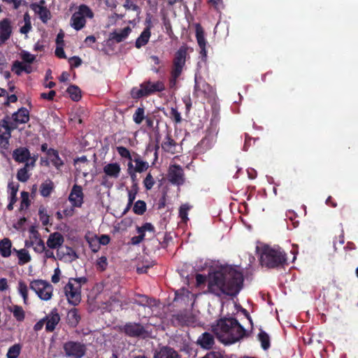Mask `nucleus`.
Returning <instances> with one entry per match:
<instances>
[{
  "instance_id": "7c9ffc66",
  "label": "nucleus",
  "mask_w": 358,
  "mask_h": 358,
  "mask_svg": "<svg viewBox=\"0 0 358 358\" xmlns=\"http://www.w3.org/2000/svg\"><path fill=\"white\" fill-rule=\"evenodd\" d=\"M12 243L8 238H5L0 242V254L3 257H8L11 254Z\"/></svg>"
},
{
  "instance_id": "4be33fe9",
  "label": "nucleus",
  "mask_w": 358,
  "mask_h": 358,
  "mask_svg": "<svg viewBox=\"0 0 358 358\" xmlns=\"http://www.w3.org/2000/svg\"><path fill=\"white\" fill-rule=\"evenodd\" d=\"M153 358H181V357L173 348L164 346L155 352Z\"/></svg>"
},
{
  "instance_id": "72a5a7b5",
  "label": "nucleus",
  "mask_w": 358,
  "mask_h": 358,
  "mask_svg": "<svg viewBox=\"0 0 358 358\" xmlns=\"http://www.w3.org/2000/svg\"><path fill=\"white\" fill-rule=\"evenodd\" d=\"M134 162H135V167L134 168V172L142 173L149 168L148 162L143 161L141 157L137 154L134 159Z\"/></svg>"
},
{
  "instance_id": "8fccbe9b",
  "label": "nucleus",
  "mask_w": 358,
  "mask_h": 358,
  "mask_svg": "<svg viewBox=\"0 0 358 358\" xmlns=\"http://www.w3.org/2000/svg\"><path fill=\"white\" fill-rule=\"evenodd\" d=\"M138 188L137 183H134L131 187V189H128V203H129V206L134 204V201L136 194L138 193Z\"/></svg>"
},
{
  "instance_id": "680f3d73",
  "label": "nucleus",
  "mask_w": 358,
  "mask_h": 358,
  "mask_svg": "<svg viewBox=\"0 0 358 358\" xmlns=\"http://www.w3.org/2000/svg\"><path fill=\"white\" fill-rule=\"evenodd\" d=\"M71 68H77L82 64V59L78 56H73L69 59Z\"/></svg>"
},
{
  "instance_id": "052dcab7",
  "label": "nucleus",
  "mask_w": 358,
  "mask_h": 358,
  "mask_svg": "<svg viewBox=\"0 0 358 358\" xmlns=\"http://www.w3.org/2000/svg\"><path fill=\"white\" fill-rule=\"evenodd\" d=\"M24 65L19 61H15L12 66V71L17 76H20L23 72Z\"/></svg>"
},
{
  "instance_id": "f8f14e48",
  "label": "nucleus",
  "mask_w": 358,
  "mask_h": 358,
  "mask_svg": "<svg viewBox=\"0 0 358 358\" xmlns=\"http://www.w3.org/2000/svg\"><path fill=\"white\" fill-rule=\"evenodd\" d=\"M84 194L80 185L75 184L69 196V200L73 207L80 208L83 203Z\"/></svg>"
},
{
  "instance_id": "f704fd0d",
  "label": "nucleus",
  "mask_w": 358,
  "mask_h": 358,
  "mask_svg": "<svg viewBox=\"0 0 358 358\" xmlns=\"http://www.w3.org/2000/svg\"><path fill=\"white\" fill-rule=\"evenodd\" d=\"M85 239L92 252H97L100 249L97 235L85 236Z\"/></svg>"
},
{
  "instance_id": "f257e3e1",
  "label": "nucleus",
  "mask_w": 358,
  "mask_h": 358,
  "mask_svg": "<svg viewBox=\"0 0 358 358\" xmlns=\"http://www.w3.org/2000/svg\"><path fill=\"white\" fill-rule=\"evenodd\" d=\"M243 275L232 266H226L209 275L208 292L217 296H236L243 288Z\"/></svg>"
},
{
  "instance_id": "69168bd1",
  "label": "nucleus",
  "mask_w": 358,
  "mask_h": 358,
  "mask_svg": "<svg viewBox=\"0 0 358 358\" xmlns=\"http://www.w3.org/2000/svg\"><path fill=\"white\" fill-rule=\"evenodd\" d=\"M69 280H72V283H74L76 286L79 285L80 289H81L82 285L87 283V279L86 277H80L76 278H70Z\"/></svg>"
},
{
  "instance_id": "1a4fd4ad",
  "label": "nucleus",
  "mask_w": 358,
  "mask_h": 358,
  "mask_svg": "<svg viewBox=\"0 0 358 358\" xmlns=\"http://www.w3.org/2000/svg\"><path fill=\"white\" fill-rule=\"evenodd\" d=\"M64 292L69 303L73 306L79 304L81 301V289L79 285L76 286L72 280H69L64 287Z\"/></svg>"
},
{
  "instance_id": "a18cd8bd",
  "label": "nucleus",
  "mask_w": 358,
  "mask_h": 358,
  "mask_svg": "<svg viewBox=\"0 0 358 358\" xmlns=\"http://www.w3.org/2000/svg\"><path fill=\"white\" fill-rule=\"evenodd\" d=\"M145 118V108L143 107H138L133 115L134 122L137 124H140Z\"/></svg>"
},
{
  "instance_id": "7ed1b4c3",
  "label": "nucleus",
  "mask_w": 358,
  "mask_h": 358,
  "mask_svg": "<svg viewBox=\"0 0 358 358\" xmlns=\"http://www.w3.org/2000/svg\"><path fill=\"white\" fill-rule=\"evenodd\" d=\"M259 263L268 268L284 267L287 264V254L278 246L264 245L259 249Z\"/></svg>"
},
{
  "instance_id": "2f4dec72",
  "label": "nucleus",
  "mask_w": 358,
  "mask_h": 358,
  "mask_svg": "<svg viewBox=\"0 0 358 358\" xmlns=\"http://www.w3.org/2000/svg\"><path fill=\"white\" fill-rule=\"evenodd\" d=\"M186 55L187 48L185 46L180 47L176 52L173 64L185 66Z\"/></svg>"
},
{
  "instance_id": "423d86ee",
  "label": "nucleus",
  "mask_w": 358,
  "mask_h": 358,
  "mask_svg": "<svg viewBox=\"0 0 358 358\" xmlns=\"http://www.w3.org/2000/svg\"><path fill=\"white\" fill-rule=\"evenodd\" d=\"M30 289L34 291L41 299L44 301L50 299L52 296L53 287L45 280H32L30 282Z\"/></svg>"
},
{
  "instance_id": "f3484780",
  "label": "nucleus",
  "mask_w": 358,
  "mask_h": 358,
  "mask_svg": "<svg viewBox=\"0 0 358 358\" xmlns=\"http://www.w3.org/2000/svg\"><path fill=\"white\" fill-rule=\"evenodd\" d=\"M196 344L205 350H210L215 345L214 336L209 332H203L197 338Z\"/></svg>"
},
{
  "instance_id": "dca6fc26",
  "label": "nucleus",
  "mask_w": 358,
  "mask_h": 358,
  "mask_svg": "<svg viewBox=\"0 0 358 358\" xmlns=\"http://www.w3.org/2000/svg\"><path fill=\"white\" fill-rule=\"evenodd\" d=\"M30 8L39 16L43 23H47L51 19V13L46 6L32 3L30 4Z\"/></svg>"
},
{
  "instance_id": "c85d7f7f",
  "label": "nucleus",
  "mask_w": 358,
  "mask_h": 358,
  "mask_svg": "<svg viewBox=\"0 0 358 358\" xmlns=\"http://www.w3.org/2000/svg\"><path fill=\"white\" fill-rule=\"evenodd\" d=\"M54 189V182L51 180H47L41 183L40 186V194L43 197H48Z\"/></svg>"
},
{
  "instance_id": "c03bdc74",
  "label": "nucleus",
  "mask_w": 358,
  "mask_h": 358,
  "mask_svg": "<svg viewBox=\"0 0 358 358\" xmlns=\"http://www.w3.org/2000/svg\"><path fill=\"white\" fill-rule=\"evenodd\" d=\"M80 16H83L84 18L88 17V18H92L94 17V13L92 10L90 9V8L85 5L82 4L78 7V10L76 12Z\"/></svg>"
},
{
  "instance_id": "a878e982",
  "label": "nucleus",
  "mask_w": 358,
  "mask_h": 358,
  "mask_svg": "<svg viewBox=\"0 0 358 358\" xmlns=\"http://www.w3.org/2000/svg\"><path fill=\"white\" fill-rule=\"evenodd\" d=\"M81 317L78 310L76 308L69 310L66 315V323L71 327L75 328L80 321Z\"/></svg>"
},
{
  "instance_id": "6ab92c4d",
  "label": "nucleus",
  "mask_w": 358,
  "mask_h": 358,
  "mask_svg": "<svg viewBox=\"0 0 358 358\" xmlns=\"http://www.w3.org/2000/svg\"><path fill=\"white\" fill-rule=\"evenodd\" d=\"M13 159L18 163L26 164L31 158V153L26 147H19L13 151Z\"/></svg>"
},
{
  "instance_id": "0eeeda50",
  "label": "nucleus",
  "mask_w": 358,
  "mask_h": 358,
  "mask_svg": "<svg viewBox=\"0 0 358 358\" xmlns=\"http://www.w3.org/2000/svg\"><path fill=\"white\" fill-rule=\"evenodd\" d=\"M66 357L69 358H82L86 353V346L78 341H67L63 345Z\"/></svg>"
},
{
  "instance_id": "2eb2a0df",
  "label": "nucleus",
  "mask_w": 358,
  "mask_h": 358,
  "mask_svg": "<svg viewBox=\"0 0 358 358\" xmlns=\"http://www.w3.org/2000/svg\"><path fill=\"white\" fill-rule=\"evenodd\" d=\"M43 319L45 320V330L48 332H52L55 329L56 326L59 322L60 316L57 313V310L54 308Z\"/></svg>"
},
{
  "instance_id": "ddd939ff",
  "label": "nucleus",
  "mask_w": 358,
  "mask_h": 358,
  "mask_svg": "<svg viewBox=\"0 0 358 358\" xmlns=\"http://www.w3.org/2000/svg\"><path fill=\"white\" fill-rule=\"evenodd\" d=\"M25 247H32L34 252L39 254L43 253L45 249L44 241L41 238L40 234L38 231L33 234L30 240L25 241Z\"/></svg>"
},
{
  "instance_id": "5701e85b",
  "label": "nucleus",
  "mask_w": 358,
  "mask_h": 358,
  "mask_svg": "<svg viewBox=\"0 0 358 358\" xmlns=\"http://www.w3.org/2000/svg\"><path fill=\"white\" fill-rule=\"evenodd\" d=\"M15 122L21 124H26L29 121V111L25 107H21L17 111L13 113L10 116Z\"/></svg>"
},
{
  "instance_id": "412c9836",
  "label": "nucleus",
  "mask_w": 358,
  "mask_h": 358,
  "mask_svg": "<svg viewBox=\"0 0 358 358\" xmlns=\"http://www.w3.org/2000/svg\"><path fill=\"white\" fill-rule=\"evenodd\" d=\"M19 124H20L12 120L8 115H5L3 119L0 120V129H4V131L10 135L14 130L18 128Z\"/></svg>"
},
{
  "instance_id": "39448f33",
  "label": "nucleus",
  "mask_w": 358,
  "mask_h": 358,
  "mask_svg": "<svg viewBox=\"0 0 358 358\" xmlns=\"http://www.w3.org/2000/svg\"><path fill=\"white\" fill-rule=\"evenodd\" d=\"M120 331L131 338H147L150 336V332L147 329V327L138 322H127L120 327Z\"/></svg>"
},
{
  "instance_id": "9d476101",
  "label": "nucleus",
  "mask_w": 358,
  "mask_h": 358,
  "mask_svg": "<svg viewBox=\"0 0 358 358\" xmlns=\"http://www.w3.org/2000/svg\"><path fill=\"white\" fill-rule=\"evenodd\" d=\"M168 179L173 185H182L185 182V178L182 166L178 164L171 165L168 171Z\"/></svg>"
},
{
  "instance_id": "49530a36",
  "label": "nucleus",
  "mask_w": 358,
  "mask_h": 358,
  "mask_svg": "<svg viewBox=\"0 0 358 358\" xmlns=\"http://www.w3.org/2000/svg\"><path fill=\"white\" fill-rule=\"evenodd\" d=\"M18 292L23 298L24 303L27 304L28 301V287L22 280L18 282Z\"/></svg>"
},
{
  "instance_id": "cd10ccee",
  "label": "nucleus",
  "mask_w": 358,
  "mask_h": 358,
  "mask_svg": "<svg viewBox=\"0 0 358 358\" xmlns=\"http://www.w3.org/2000/svg\"><path fill=\"white\" fill-rule=\"evenodd\" d=\"M48 156L50 159V162L52 164V165L57 169L59 170L61 167L64 166V163L59 157V152L57 150H55L53 148H49V150L48 151Z\"/></svg>"
},
{
  "instance_id": "aec40b11",
  "label": "nucleus",
  "mask_w": 358,
  "mask_h": 358,
  "mask_svg": "<svg viewBox=\"0 0 358 358\" xmlns=\"http://www.w3.org/2000/svg\"><path fill=\"white\" fill-rule=\"evenodd\" d=\"M64 242L63 235L59 232H54L49 235L46 244L50 249H57L62 246Z\"/></svg>"
},
{
  "instance_id": "e2e57ef3",
  "label": "nucleus",
  "mask_w": 358,
  "mask_h": 358,
  "mask_svg": "<svg viewBox=\"0 0 358 358\" xmlns=\"http://www.w3.org/2000/svg\"><path fill=\"white\" fill-rule=\"evenodd\" d=\"M183 67L184 66L173 64L171 74L173 75L174 77H180L182 73Z\"/></svg>"
},
{
  "instance_id": "bf43d9fd",
  "label": "nucleus",
  "mask_w": 358,
  "mask_h": 358,
  "mask_svg": "<svg viewBox=\"0 0 358 358\" xmlns=\"http://www.w3.org/2000/svg\"><path fill=\"white\" fill-rule=\"evenodd\" d=\"M21 58L24 62L32 64L36 59V56L31 55L27 51H22L21 52Z\"/></svg>"
},
{
  "instance_id": "37998d69",
  "label": "nucleus",
  "mask_w": 358,
  "mask_h": 358,
  "mask_svg": "<svg viewBox=\"0 0 358 358\" xmlns=\"http://www.w3.org/2000/svg\"><path fill=\"white\" fill-rule=\"evenodd\" d=\"M147 209L146 203L143 200H138L133 207V211L138 215H143Z\"/></svg>"
},
{
  "instance_id": "864d4df0",
  "label": "nucleus",
  "mask_w": 358,
  "mask_h": 358,
  "mask_svg": "<svg viewBox=\"0 0 358 358\" xmlns=\"http://www.w3.org/2000/svg\"><path fill=\"white\" fill-rule=\"evenodd\" d=\"M21 204L20 209H23L24 208H28L30 206V200H29V194L27 192L22 191L21 192Z\"/></svg>"
},
{
  "instance_id": "b1692460",
  "label": "nucleus",
  "mask_w": 358,
  "mask_h": 358,
  "mask_svg": "<svg viewBox=\"0 0 358 358\" xmlns=\"http://www.w3.org/2000/svg\"><path fill=\"white\" fill-rule=\"evenodd\" d=\"M177 143L172 138L170 132H168L161 144L162 150L169 153L175 154Z\"/></svg>"
},
{
  "instance_id": "79ce46f5",
  "label": "nucleus",
  "mask_w": 358,
  "mask_h": 358,
  "mask_svg": "<svg viewBox=\"0 0 358 358\" xmlns=\"http://www.w3.org/2000/svg\"><path fill=\"white\" fill-rule=\"evenodd\" d=\"M22 346L20 343H16L8 350L6 357L7 358H17L21 352Z\"/></svg>"
},
{
  "instance_id": "c9c22d12",
  "label": "nucleus",
  "mask_w": 358,
  "mask_h": 358,
  "mask_svg": "<svg viewBox=\"0 0 358 358\" xmlns=\"http://www.w3.org/2000/svg\"><path fill=\"white\" fill-rule=\"evenodd\" d=\"M14 251L17 253L18 257V264L24 265L31 261V257L29 252L25 249L16 250L14 248Z\"/></svg>"
},
{
  "instance_id": "de8ad7c7",
  "label": "nucleus",
  "mask_w": 358,
  "mask_h": 358,
  "mask_svg": "<svg viewBox=\"0 0 358 358\" xmlns=\"http://www.w3.org/2000/svg\"><path fill=\"white\" fill-rule=\"evenodd\" d=\"M38 216L42 224L47 226L50 222V216L48 214L47 210L45 207L41 206L38 209Z\"/></svg>"
},
{
  "instance_id": "4c0bfd02",
  "label": "nucleus",
  "mask_w": 358,
  "mask_h": 358,
  "mask_svg": "<svg viewBox=\"0 0 358 358\" xmlns=\"http://www.w3.org/2000/svg\"><path fill=\"white\" fill-rule=\"evenodd\" d=\"M11 135L0 129V148L3 150H8Z\"/></svg>"
},
{
  "instance_id": "a19ab883",
  "label": "nucleus",
  "mask_w": 358,
  "mask_h": 358,
  "mask_svg": "<svg viewBox=\"0 0 358 358\" xmlns=\"http://www.w3.org/2000/svg\"><path fill=\"white\" fill-rule=\"evenodd\" d=\"M10 310L13 313L17 321L22 322L24 320L25 313L21 306L15 305L12 308H10Z\"/></svg>"
},
{
  "instance_id": "f03ea898",
  "label": "nucleus",
  "mask_w": 358,
  "mask_h": 358,
  "mask_svg": "<svg viewBox=\"0 0 358 358\" xmlns=\"http://www.w3.org/2000/svg\"><path fill=\"white\" fill-rule=\"evenodd\" d=\"M212 327L217 338L224 344L235 343L247 336L246 329L234 317H222Z\"/></svg>"
},
{
  "instance_id": "0e129e2a",
  "label": "nucleus",
  "mask_w": 358,
  "mask_h": 358,
  "mask_svg": "<svg viewBox=\"0 0 358 358\" xmlns=\"http://www.w3.org/2000/svg\"><path fill=\"white\" fill-rule=\"evenodd\" d=\"M201 358H226L225 356L219 351H210Z\"/></svg>"
},
{
  "instance_id": "20e7f679",
  "label": "nucleus",
  "mask_w": 358,
  "mask_h": 358,
  "mask_svg": "<svg viewBox=\"0 0 358 358\" xmlns=\"http://www.w3.org/2000/svg\"><path fill=\"white\" fill-rule=\"evenodd\" d=\"M165 90L162 81L158 80L152 83L150 80H145L140 85V88L134 87L131 90V95L134 99L147 97L156 92H161Z\"/></svg>"
},
{
  "instance_id": "393cba45",
  "label": "nucleus",
  "mask_w": 358,
  "mask_h": 358,
  "mask_svg": "<svg viewBox=\"0 0 358 358\" xmlns=\"http://www.w3.org/2000/svg\"><path fill=\"white\" fill-rule=\"evenodd\" d=\"M196 38L198 45L201 49L200 53L203 57H206V41L204 36V31L202 27L197 24L196 27Z\"/></svg>"
},
{
  "instance_id": "13d9d810",
  "label": "nucleus",
  "mask_w": 358,
  "mask_h": 358,
  "mask_svg": "<svg viewBox=\"0 0 358 358\" xmlns=\"http://www.w3.org/2000/svg\"><path fill=\"white\" fill-rule=\"evenodd\" d=\"M170 117L176 124L180 123L182 121L180 113L175 108H171Z\"/></svg>"
},
{
  "instance_id": "5fc2aeb1",
  "label": "nucleus",
  "mask_w": 358,
  "mask_h": 358,
  "mask_svg": "<svg viewBox=\"0 0 358 358\" xmlns=\"http://www.w3.org/2000/svg\"><path fill=\"white\" fill-rule=\"evenodd\" d=\"M136 230L138 234H145V231L154 233L155 231L154 226L150 222H146L141 227H137Z\"/></svg>"
},
{
  "instance_id": "338daca9",
  "label": "nucleus",
  "mask_w": 358,
  "mask_h": 358,
  "mask_svg": "<svg viewBox=\"0 0 358 358\" xmlns=\"http://www.w3.org/2000/svg\"><path fill=\"white\" fill-rule=\"evenodd\" d=\"M56 95V92L55 90H50L49 92L45 93H41V98L43 99H47L48 101H52L54 97Z\"/></svg>"
},
{
  "instance_id": "3c124183",
  "label": "nucleus",
  "mask_w": 358,
  "mask_h": 358,
  "mask_svg": "<svg viewBox=\"0 0 358 358\" xmlns=\"http://www.w3.org/2000/svg\"><path fill=\"white\" fill-rule=\"evenodd\" d=\"M191 206L188 205L187 203H185L181 205L179 209V217L181 218V220L186 222L188 219V211L190 210Z\"/></svg>"
},
{
  "instance_id": "9b49d317",
  "label": "nucleus",
  "mask_w": 358,
  "mask_h": 358,
  "mask_svg": "<svg viewBox=\"0 0 358 358\" xmlns=\"http://www.w3.org/2000/svg\"><path fill=\"white\" fill-rule=\"evenodd\" d=\"M103 171L105 176L102 177L101 185L109 187L112 184H108V177L114 179L118 178L121 173V167L117 162L108 163L103 166Z\"/></svg>"
},
{
  "instance_id": "e433bc0d",
  "label": "nucleus",
  "mask_w": 358,
  "mask_h": 358,
  "mask_svg": "<svg viewBox=\"0 0 358 358\" xmlns=\"http://www.w3.org/2000/svg\"><path fill=\"white\" fill-rule=\"evenodd\" d=\"M29 169V165L24 164V166L17 171V179L22 182H27L30 178Z\"/></svg>"
},
{
  "instance_id": "473e14b6",
  "label": "nucleus",
  "mask_w": 358,
  "mask_h": 358,
  "mask_svg": "<svg viewBox=\"0 0 358 358\" xmlns=\"http://www.w3.org/2000/svg\"><path fill=\"white\" fill-rule=\"evenodd\" d=\"M72 27L77 31L82 29L86 24V20L83 16L74 13L71 17Z\"/></svg>"
},
{
  "instance_id": "774afa93",
  "label": "nucleus",
  "mask_w": 358,
  "mask_h": 358,
  "mask_svg": "<svg viewBox=\"0 0 358 358\" xmlns=\"http://www.w3.org/2000/svg\"><path fill=\"white\" fill-rule=\"evenodd\" d=\"M110 238L108 235L103 234L100 236H98V241L99 243V245H106L110 243Z\"/></svg>"
},
{
  "instance_id": "ea45409f",
  "label": "nucleus",
  "mask_w": 358,
  "mask_h": 358,
  "mask_svg": "<svg viewBox=\"0 0 358 358\" xmlns=\"http://www.w3.org/2000/svg\"><path fill=\"white\" fill-rule=\"evenodd\" d=\"M258 339L261 342V346L264 350H268L270 346V338L266 332L263 330H260L258 334Z\"/></svg>"
},
{
  "instance_id": "603ef678",
  "label": "nucleus",
  "mask_w": 358,
  "mask_h": 358,
  "mask_svg": "<svg viewBox=\"0 0 358 358\" xmlns=\"http://www.w3.org/2000/svg\"><path fill=\"white\" fill-rule=\"evenodd\" d=\"M118 154L122 157L129 159L131 162L132 161L131 155L129 149L124 146H117L116 148Z\"/></svg>"
},
{
  "instance_id": "4d7b16f0",
  "label": "nucleus",
  "mask_w": 358,
  "mask_h": 358,
  "mask_svg": "<svg viewBox=\"0 0 358 358\" xmlns=\"http://www.w3.org/2000/svg\"><path fill=\"white\" fill-rule=\"evenodd\" d=\"M174 317L180 325H188L189 323V317L185 313H180Z\"/></svg>"
},
{
  "instance_id": "a211bd4d",
  "label": "nucleus",
  "mask_w": 358,
  "mask_h": 358,
  "mask_svg": "<svg viewBox=\"0 0 358 358\" xmlns=\"http://www.w3.org/2000/svg\"><path fill=\"white\" fill-rule=\"evenodd\" d=\"M12 34L10 22L8 18L0 21V45L6 43Z\"/></svg>"
},
{
  "instance_id": "6e6552de",
  "label": "nucleus",
  "mask_w": 358,
  "mask_h": 358,
  "mask_svg": "<svg viewBox=\"0 0 358 358\" xmlns=\"http://www.w3.org/2000/svg\"><path fill=\"white\" fill-rule=\"evenodd\" d=\"M193 95L202 99H208L213 94L212 87L201 77L195 76Z\"/></svg>"
},
{
  "instance_id": "58836bf2",
  "label": "nucleus",
  "mask_w": 358,
  "mask_h": 358,
  "mask_svg": "<svg viewBox=\"0 0 358 358\" xmlns=\"http://www.w3.org/2000/svg\"><path fill=\"white\" fill-rule=\"evenodd\" d=\"M66 92L69 94L70 98L74 101H78L81 99V91L76 85H70L66 90Z\"/></svg>"
},
{
  "instance_id": "09e8293b",
  "label": "nucleus",
  "mask_w": 358,
  "mask_h": 358,
  "mask_svg": "<svg viewBox=\"0 0 358 358\" xmlns=\"http://www.w3.org/2000/svg\"><path fill=\"white\" fill-rule=\"evenodd\" d=\"M108 266V259L106 256H101L98 258L96 262V270L99 272H103L106 270Z\"/></svg>"
},
{
  "instance_id": "c756f323",
  "label": "nucleus",
  "mask_w": 358,
  "mask_h": 358,
  "mask_svg": "<svg viewBox=\"0 0 358 358\" xmlns=\"http://www.w3.org/2000/svg\"><path fill=\"white\" fill-rule=\"evenodd\" d=\"M131 28L129 27H126L123 29L121 30L120 33L113 31L110 34V39L115 41L117 43H120L123 41L131 32Z\"/></svg>"
},
{
  "instance_id": "6e6d98bb",
  "label": "nucleus",
  "mask_w": 358,
  "mask_h": 358,
  "mask_svg": "<svg viewBox=\"0 0 358 358\" xmlns=\"http://www.w3.org/2000/svg\"><path fill=\"white\" fill-rule=\"evenodd\" d=\"M155 183V181L153 178L152 176L151 175L150 173H148L147 174L146 177L143 180L144 187H145V189L147 190H150L153 187Z\"/></svg>"
},
{
  "instance_id": "bb28decb",
  "label": "nucleus",
  "mask_w": 358,
  "mask_h": 358,
  "mask_svg": "<svg viewBox=\"0 0 358 358\" xmlns=\"http://www.w3.org/2000/svg\"><path fill=\"white\" fill-rule=\"evenodd\" d=\"M150 20H149V25L147 26L144 29V30L142 31L141 35L136 39V43H135V46L137 48H140L148 43L149 38L151 35V32H150L151 25L150 24Z\"/></svg>"
},
{
  "instance_id": "4468645a",
  "label": "nucleus",
  "mask_w": 358,
  "mask_h": 358,
  "mask_svg": "<svg viewBox=\"0 0 358 358\" xmlns=\"http://www.w3.org/2000/svg\"><path fill=\"white\" fill-rule=\"evenodd\" d=\"M57 258L59 260L73 262L78 258V256L74 249L71 247L65 245L61 246L57 250Z\"/></svg>"
}]
</instances>
